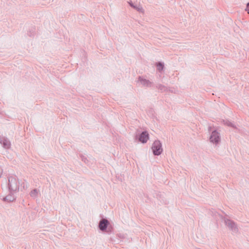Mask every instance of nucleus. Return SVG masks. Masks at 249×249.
I'll return each instance as SVG.
<instances>
[{"label": "nucleus", "mask_w": 249, "mask_h": 249, "mask_svg": "<svg viewBox=\"0 0 249 249\" xmlns=\"http://www.w3.org/2000/svg\"><path fill=\"white\" fill-rule=\"evenodd\" d=\"M152 149L154 155H160L162 152L161 144L160 142L158 141L154 142L152 147Z\"/></svg>", "instance_id": "nucleus-1"}, {"label": "nucleus", "mask_w": 249, "mask_h": 249, "mask_svg": "<svg viewBox=\"0 0 249 249\" xmlns=\"http://www.w3.org/2000/svg\"><path fill=\"white\" fill-rule=\"evenodd\" d=\"M157 67H158V69L159 70H162V68H163V66H162V65L161 64H159L157 65Z\"/></svg>", "instance_id": "nucleus-5"}, {"label": "nucleus", "mask_w": 249, "mask_h": 249, "mask_svg": "<svg viewBox=\"0 0 249 249\" xmlns=\"http://www.w3.org/2000/svg\"><path fill=\"white\" fill-rule=\"evenodd\" d=\"M108 224V221L106 219L101 220L99 223V228L101 230H104L107 228Z\"/></svg>", "instance_id": "nucleus-4"}, {"label": "nucleus", "mask_w": 249, "mask_h": 249, "mask_svg": "<svg viewBox=\"0 0 249 249\" xmlns=\"http://www.w3.org/2000/svg\"><path fill=\"white\" fill-rule=\"evenodd\" d=\"M247 10H249V2L247 4Z\"/></svg>", "instance_id": "nucleus-6"}, {"label": "nucleus", "mask_w": 249, "mask_h": 249, "mask_svg": "<svg viewBox=\"0 0 249 249\" xmlns=\"http://www.w3.org/2000/svg\"><path fill=\"white\" fill-rule=\"evenodd\" d=\"M149 139V135L147 132H142L139 138V140L142 143H145Z\"/></svg>", "instance_id": "nucleus-2"}, {"label": "nucleus", "mask_w": 249, "mask_h": 249, "mask_svg": "<svg viewBox=\"0 0 249 249\" xmlns=\"http://www.w3.org/2000/svg\"><path fill=\"white\" fill-rule=\"evenodd\" d=\"M5 146H6L7 148H8V147H9V144H5Z\"/></svg>", "instance_id": "nucleus-7"}, {"label": "nucleus", "mask_w": 249, "mask_h": 249, "mask_svg": "<svg viewBox=\"0 0 249 249\" xmlns=\"http://www.w3.org/2000/svg\"><path fill=\"white\" fill-rule=\"evenodd\" d=\"M210 139L211 142H218V141H219V137L218 134V133L216 131L213 132Z\"/></svg>", "instance_id": "nucleus-3"}]
</instances>
